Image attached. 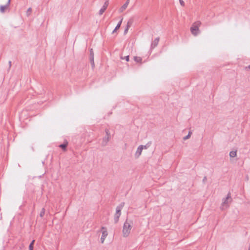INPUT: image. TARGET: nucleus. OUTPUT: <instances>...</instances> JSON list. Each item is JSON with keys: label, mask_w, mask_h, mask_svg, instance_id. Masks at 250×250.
Listing matches in <instances>:
<instances>
[{"label": "nucleus", "mask_w": 250, "mask_h": 250, "mask_svg": "<svg viewBox=\"0 0 250 250\" xmlns=\"http://www.w3.org/2000/svg\"><path fill=\"white\" fill-rule=\"evenodd\" d=\"M134 20L133 18H130L129 19V20L127 21V24H126V27L129 28L132 25L133 23Z\"/></svg>", "instance_id": "nucleus-15"}, {"label": "nucleus", "mask_w": 250, "mask_h": 250, "mask_svg": "<svg viewBox=\"0 0 250 250\" xmlns=\"http://www.w3.org/2000/svg\"><path fill=\"white\" fill-rule=\"evenodd\" d=\"M11 0H8L7 3L5 5H0V12L1 13H4L6 9L8 8L10 4Z\"/></svg>", "instance_id": "nucleus-6"}, {"label": "nucleus", "mask_w": 250, "mask_h": 250, "mask_svg": "<svg viewBox=\"0 0 250 250\" xmlns=\"http://www.w3.org/2000/svg\"><path fill=\"white\" fill-rule=\"evenodd\" d=\"M34 242H35V240H33L31 241V242L29 244V250H33Z\"/></svg>", "instance_id": "nucleus-18"}, {"label": "nucleus", "mask_w": 250, "mask_h": 250, "mask_svg": "<svg viewBox=\"0 0 250 250\" xmlns=\"http://www.w3.org/2000/svg\"><path fill=\"white\" fill-rule=\"evenodd\" d=\"M68 142L65 141L64 142V143L62 144H61L59 145V147L61 148L63 151L66 150V148L68 146Z\"/></svg>", "instance_id": "nucleus-11"}, {"label": "nucleus", "mask_w": 250, "mask_h": 250, "mask_svg": "<svg viewBox=\"0 0 250 250\" xmlns=\"http://www.w3.org/2000/svg\"><path fill=\"white\" fill-rule=\"evenodd\" d=\"M90 62L92 68H94L95 67V64L94 62V57L89 58Z\"/></svg>", "instance_id": "nucleus-19"}, {"label": "nucleus", "mask_w": 250, "mask_h": 250, "mask_svg": "<svg viewBox=\"0 0 250 250\" xmlns=\"http://www.w3.org/2000/svg\"><path fill=\"white\" fill-rule=\"evenodd\" d=\"M9 67H10L11 66V61L9 62Z\"/></svg>", "instance_id": "nucleus-30"}, {"label": "nucleus", "mask_w": 250, "mask_h": 250, "mask_svg": "<svg viewBox=\"0 0 250 250\" xmlns=\"http://www.w3.org/2000/svg\"><path fill=\"white\" fill-rule=\"evenodd\" d=\"M134 61L137 63H142V59L140 57L134 56L133 57Z\"/></svg>", "instance_id": "nucleus-16"}, {"label": "nucleus", "mask_w": 250, "mask_h": 250, "mask_svg": "<svg viewBox=\"0 0 250 250\" xmlns=\"http://www.w3.org/2000/svg\"><path fill=\"white\" fill-rule=\"evenodd\" d=\"M45 208H43L42 209L41 211L40 214V216L41 217H42L44 216V215L45 214Z\"/></svg>", "instance_id": "nucleus-20"}, {"label": "nucleus", "mask_w": 250, "mask_h": 250, "mask_svg": "<svg viewBox=\"0 0 250 250\" xmlns=\"http://www.w3.org/2000/svg\"><path fill=\"white\" fill-rule=\"evenodd\" d=\"M237 151H231L229 152V156L230 157L233 158L236 156Z\"/></svg>", "instance_id": "nucleus-17"}, {"label": "nucleus", "mask_w": 250, "mask_h": 250, "mask_svg": "<svg viewBox=\"0 0 250 250\" xmlns=\"http://www.w3.org/2000/svg\"><path fill=\"white\" fill-rule=\"evenodd\" d=\"M192 134L191 131H189L188 134L190 135V136H191V134Z\"/></svg>", "instance_id": "nucleus-31"}, {"label": "nucleus", "mask_w": 250, "mask_h": 250, "mask_svg": "<svg viewBox=\"0 0 250 250\" xmlns=\"http://www.w3.org/2000/svg\"><path fill=\"white\" fill-rule=\"evenodd\" d=\"M207 176H204L203 179V182L204 183H205L206 182V181H207Z\"/></svg>", "instance_id": "nucleus-27"}, {"label": "nucleus", "mask_w": 250, "mask_h": 250, "mask_svg": "<svg viewBox=\"0 0 250 250\" xmlns=\"http://www.w3.org/2000/svg\"><path fill=\"white\" fill-rule=\"evenodd\" d=\"M108 4H109L108 0H107L104 2V4L102 8L99 11V14L100 15H102L104 13V12L106 9Z\"/></svg>", "instance_id": "nucleus-5"}, {"label": "nucleus", "mask_w": 250, "mask_h": 250, "mask_svg": "<svg viewBox=\"0 0 250 250\" xmlns=\"http://www.w3.org/2000/svg\"><path fill=\"white\" fill-rule=\"evenodd\" d=\"M160 40V38L157 37L152 42L151 44V49H154L155 47H156L158 44V42Z\"/></svg>", "instance_id": "nucleus-8"}, {"label": "nucleus", "mask_w": 250, "mask_h": 250, "mask_svg": "<svg viewBox=\"0 0 250 250\" xmlns=\"http://www.w3.org/2000/svg\"><path fill=\"white\" fill-rule=\"evenodd\" d=\"M248 250H250V245H249V249H248Z\"/></svg>", "instance_id": "nucleus-32"}, {"label": "nucleus", "mask_w": 250, "mask_h": 250, "mask_svg": "<svg viewBox=\"0 0 250 250\" xmlns=\"http://www.w3.org/2000/svg\"><path fill=\"white\" fill-rule=\"evenodd\" d=\"M101 229L103 230V231H102V235L101 238V241L102 243H104L105 238L106 237V236L108 235V233H107V231L106 230V229L105 227H102L101 228Z\"/></svg>", "instance_id": "nucleus-4"}, {"label": "nucleus", "mask_w": 250, "mask_h": 250, "mask_svg": "<svg viewBox=\"0 0 250 250\" xmlns=\"http://www.w3.org/2000/svg\"><path fill=\"white\" fill-rule=\"evenodd\" d=\"M131 224H132V222L130 221L129 222L127 219H126L125 222L124 223L123 229V234L124 237H127L129 234L132 227Z\"/></svg>", "instance_id": "nucleus-1"}, {"label": "nucleus", "mask_w": 250, "mask_h": 250, "mask_svg": "<svg viewBox=\"0 0 250 250\" xmlns=\"http://www.w3.org/2000/svg\"><path fill=\"white\" fill-rule=\"evenodd\" d=\"M123 19L122 18V19L118 23L117 25H116V27L115 28V29H114V30L112 32V34H113L114 33H115L117 30H118L120 27H121V24L122 23V21H123Z\"/></svg>", "instance_id": "nucleus-12"}, {"label": "nucleus", "mask_w": 250, "mask_h": 250, "mask_svg": "<svg viewBox=\"0 0 250 250\" xmlns=\"http://www.w3.org/2000/svg\"><path fill=\"white\" fill-rule=\"evenodd\" d=\"M129 3V0H127L124 5L120 8L119 11L120 12H123L127 7Z\"/></svg>", "instance_id": "nucleus-10"}, {"label": "nucleus", "mask_w": 250, "mask_h": 250, "mask_svg": "<svg viewBox=\"0 0 250 250\" xmlns=\"http://www.w3.org/2000/svg\"><path fill=\"white\" fill-rule=\"evenodd\" d=\"M128 29H129V28L126 27V28L124 31V34H126L127 33Z\"/></svg>", "instance_id": "nucleus-26"}, {"label": "nucleus", "mask_w": 250, "mask_h": 250, "mask_svg": "<svg viewBox=\"0 0 250 250\" xmlns=\"http://www.w3.org/2000/svg\"><path fill=\"white\" fill-rule=\"evenodd\" d=\"M121 212L116 211V213L114 215V219L115 223H117L118 222L119 220V217L121 216Z\"/></svg>", "instance_id": "nucleus-9"}, {"label": "nucleus", "mask_w": 250, "mask_h": 250, "mask_svg": "<svg viewBox=\"0 0 250 250\" xmlns=\"http://www.w3.org/2000/svg\"><path fill=\"white\" fill-rule=\"evenodd\" d=\"M201 22L199 21H197L192 25L190 28V31L191 33L194 35L197 36L199 33V27L201 25Z\"/></svg>", "instance_id": "nucleus-2"}, {"label": "nucleus", "mask_w": 250, "mask_h": 250, "mask_svg": "<svg viewBox=\"0 0 250 250\" xmlns=\"http://www.w3.org/2000/svg\"><path fill=\"white\" fill-rule=\"evenodd\" d=\"M92 57H94V52L93 51V49L91 48L90 50L89 58H92Z\"/></svg>", "instance_id": "nucleus-23"}, {"label": "nucleus", "mask_w": 250, "mask_h": 250, "mask_svg": "<svg viewBox=\"0 0 250 250\" xmlns=\"http://www.w3.org/2000/svg\"><path fill=\"white\" fill-rule=\"evenodd\" d=\"M32 12V8L31 7H29L26 12V15L27 16H29Z\"/></svg>", "instance_id": "nucleus-22"}, {"label": "nucleus", "mask_w": 250, "mask_h": 250, "mask_svg": "<svg viewBox=\"0 0 250 250\" xmlns=\"http://www.w3.org/2000/svg\"><path fill=\"white\" fill-rule=\"evenodd\" d=\"M125 205L124 202H122L119 206H118L116 208V211L121 212V210Z\"/></svg>", "instance_id": "nucleus-14"}, {"label": "nucleus", "mask_w": 250, "mask_h": 250, "mask_svg": "<svg viewBox=\"0 0 250 250\" xmlns=\"http://www.w3.org/2000/svg\"><path fill=\"white\" fill-rule=\"evenodd\" d=\"M245 69H246V70H250V64L249 66H246V67H245Z\"/></svg>", "instance_id": "nucleus-28"}, {"label": "nucleus", "mask_w": 250, "mask_h": 250, "mask_svg": "<svg viewBox=\"0 0 250 250\" xmlns=\"http://www.w3.org/2000/svg\"><path fill=\"white\" fill-rule=\"evenodd\" d=\"M179 0L180 4L182 6H185V2H184V1L183 0Z\"/></svg>", "instance_id": "nucleus-24"}, {"label": "nucleus", "mask_w": 250, "mask_h": 250, "mask_svg": "<svg viewBox=\"0 0 250 250\" xmlns=\"http://www.w3.org/2000/svg\"><path fill=\"white\" fill-rule=\"evenodd\" d=\"M105 136L103 138L102 143V146H105L110 138V132L108 128L105 129Z\"/></svg>", "instance_id": "nucleus-3"}, {"label": "nucleus", "mask_w": 250, "mask_h": 250, "mask_svg": "<svg viewBox=\"0 0 250 250\" xmlns=\"http://www.w3.org/2000/svg\"><path fill=\"white\" fill-rule=\"evenodd\" d=\"M189 137H190V135L189 134H188L187 136H186L185 137H184L183 138V140H186L187 139H188Z\"/></svg>", "instance_id": "nucleus-25"}, {"label": "nucleus", "mask_w": 250, "mask_h": 250, "mask_svg": "<svg viewBox=\"0 0 250 250\" xmlns=\"http://www.w3.org/2000/svg\"><path fill=\"white\" fill-rule=\"evenodd\" d=\"M121 59L122 60L125 59L126 62H128L129 61V56L127 55V56L125 57L124 58L122 56H121Z\"/></svg>", "instance_id": "nucleus-21"}, {"label": "nucleus", "mask_w": 250, "mask_h": 250, "mask_svg": "<svg viewBox=\"0 0 250 250\" xmlns=\"http://www.w3.org/2000/svg\"><path fill=\"white\" fill-rule=\"evenodd\" d=\"M144 146V148H145V149H146L147 148L148 146H147V145H145V146Z\"/></svg>", "instance_id": "nucleus-29"}, {"label": "nucleus", "mask_w": 250, "mask_h": 250, "mask_svg": "<svg viewBox=\"0 0 250 250\" xmlns=\"http://www.w3.org/2000/svg\"><path fill=\"white\" fill-rule=\"evenodd\" d=\"M144 148L143 145H140L138 146L136 153L135 154V157L138 158L142 153V150Z\"/></svg>", "instance_id": "nucleus-7"}, {"label": "nucleus", "mask_w": 250, "mask_h": 250, "mask_svg": "<svg viewBox=\"0 0 250 250\" xmlns=\"http://www.w3.org/2000/svg\"><path fill=\"white\" fill-rule=\"evenodd\" d=\"M229 199H230V200H231V196H230V192H229V193H228V195H227V197H226V198L224 200V201H223V205H226V204H228V200Z\"/></svg>", "instance_id": "nucleus-13"}]
</instances>
